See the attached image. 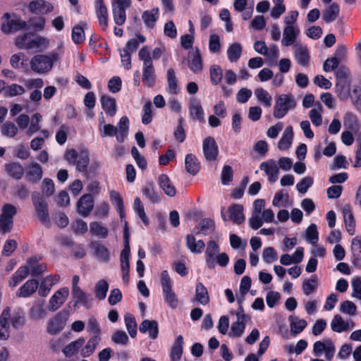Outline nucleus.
I'll use <instances>...</instances> for the list:
<instances>
[{
    "instance_id": "nucleus-3",
    "label": "nucleus",
    "mask_w": 361,
    "mask_h": 361,
    "mask_svg": "<svg viewBox=\"0 0 361 361\" xmlns=\"http://www.w3.org/2000/svg\"><path fill=\"white\" fill-rule=\"evenodd\" d=\"M11 309L9 307H6L0 316V340L6 341L10 336V326L11 322L14 328L23 324V318L19 315H13L11 317Z\"/></svg>"
},
{
    "instance_id": "nucleus-56",
    "label": "nucleus",
    "mask_w": 361,
    "mask_h": 361,
    "mask_svg": "<svg viewBox=\"0 0 361 361\" xmlns=\"http://www.w3.org/2000/svg\"><path fill=\"white\" fill-rule=\"evenodd\" d=\"M125 324L126 329L132 338L135 337L137 334V323L135 318L130 313H126L124 316Z\"/></svg>"
},
{
    "instance_id": "nucleus-22",
    "label": "nucleus",
    "mask_w": 361,
    "mask_h": 361,
    "mask_svg": "<svg viewBox=\"0 0 361 361\" xmlns=\"http://www.w3.org/2000/svg\"><path fill=\"white\" fill-rule=\"evenodd\" d=\"M90 247L94 251L95 257L102 262H108L110 260L109 249L103 244L97 241L90 243Z\"/></svg>"
},
{
    "instance_id": "nucleus-18",
    "label": "nucleus",
    "mask_w": 361,
    "mask_h": 361,
    "mask_svg": "<svg viewBox=\"0 0 361 361\" xmlns=\"http://www.w3.org/2000/svg\"><path fill=\"white\" fill-rule=\"evenodd\" d=\"M300 32L298 27L295 26H286L283 29L281 44L284 47L294 45L297 37Z\"/></svg>"
},
{
    "instance_id": "nucleus-57",
    "label": "nucleus",
    "mask_w": 361,
    "mask_h": 361,
    "mask_svg": "<svg viewBox=\"0 0 361 361\" xmlns=\"http://www.w3.org/2000/svg\"><path fill=\"white\" fill-rule=\"evenodd\" d=\"M290 331L293 334H298L303 331L307 326V322L305 319H298L296 317L293 316L290 317Z\"/></svg>"
},
{
    "instance_id": "nucleus-43",
    "label": "nucleus",
    "mask_w": 361,
    "mask_h": 361,
    "mask_svg": "<svg viewBox=\"0 0 361 361\" xmlns=\"http://www.w3.org/2000/svg\"><path fill=\"white\" fill-rule=\"evenodd\" d=\"M340 8L336 3L331 4L323 13L322 18L326 23H331L339 15Z\"/></svg>"
},
{
    "instance_id": "nucleus-44",
    "label": "nucleus",
    "mask_w": 361,
    "mask_h": 361,
    "mask_svg": "<svg viewBox=\"0 0 361 361\" xmlns=\"http://www.w3.org/2000/svg\"><path fill=\"white\" fill-rule=\"evenodd\" d=\"M43 171L41 166L37 163H32L30 165L27 176L28 180L32 183H36L42 178Z\"/></svg>"
},
{
    "instance_id": "nucleus-48",
    "label": "nucleus",
    "mask_w": 361,
    "mask_h": 361,
    "mask_svg": "<svg viewBox=\"0 0 361 361\" xmlns=\"http://www.w3.org/2000/svg\"><path fill=\"white\" fill-rule=\"evenodd\" d=\"M331 328L332 331L337 333H341L350 329V326L349 323L343 321L341 315L336 314L331 322Z\"/></svg>"
},
{
    "instance_id": "nucleus-30",
    "label": "nucleus",
    "mask_w": 361,
    "mask_h": 361,
    "mask_svg": "<svg viewBox=\"0 0 361 361\" xmlns=\"http://www.w3.org/2000/svg\"><path fill=\"white\" fill-rule=\"evenodd\" d=\"M293 137V130L291 126H288L283 131V135L278 143V147L280 150H286L289 149L292 144Z\"/></svg>"
},
{
    "instance_id": "nucleus-6",
    "label": "nucleus",
    "mask_w": 361,
    "mask_h": 361,
    "mask_svg": "<svg viewBox=\"0 0 361 361\" xmlns=\"http://www.w3.org/2000/svg\"><path fill=\"white\" fill-rule=\"evenodd\" d=\"M32 71L39 74L49 72L53 68L51 59L47 55L38 54L34 56L30 61Z\"/></svg>"
},
{
    "instance_id": "nucleus-42",
    "label": "nucleus",
    "mask_w": 361,
    "mask_h": 361,
    "mask_svg": "<svg viewBox=\"0 0 361 361\" xmlns=\"http://www.w3.org/2000/svg\"><path fill=\"white\" fill-rule=\"evenodd\" d=\"M90 162L89 153L87 150H81L76 160V169L81 173H87Z\"/></svg>"
},
{
    "instance_id": "nucleus-46",
    "label": "nucleus",
    "mask_w": 361,
    "mask_h": 361,
    "mask_svg": "<svg viewBox=\"0 0 361 361\" xmlns=\"http://www.w3.org/2000/svg\"><path fill=\"white\" fill-rule=\"evenodd\" d=\"M85 340L84 338H80L75 341L71 342L67 345L62 352L66 357H71L75 355L78 350L84 345Z\"/></svg>"
},
{
    "instance_id": "nucleus-36",
    "label": "nucleus",
    "mask_w": 361,
    "mask_h": 361,
    "mask_svg": "<svg viewBox=\"0 0 361 361\" xmlns=\"http://www.w3.org/2000/svg\"><path fill=\"white\" fill-rule=\"evenodd\" d=\"M186 247L192 253H200L205 247L203 240H199L196 241L195 236L189 234L186 236Z\"/></svg>"
},
{
    "instance_id": "nucleus-16",
    "label": "nucleus",
    "mask_w": 361,
    "mask_h": 361,
    "mask_svg": "<svg viewBox=\"0 0 361 361\" xmlns=\"http://www.w3.org/2000/svg\"><path fill=\"white\" fill-rule=\"evenodd\" d=\"M190 116L200 123H204L206 122L204 118V109L200 102L196 99L193 98L190 100L188 106Z\"/></svg>"
},
{
    "instance_id": "nucleus-39",
    "label": "nucleus",
    "mask_w": 361,
    "mask_h": 361,
    "mask_svg": "<svg viewBox=\"0 0 361 361\" xmlns=\"http://www.w3.org/2000/svg\"><path fill=\"white\" fill-rule=\"evenodd\" d=\"M336 92L341 101L346 100L350 96V81L336 82Z\"/></svg>"
},
{
    "instance_id": "nucleus-55",
    "label": "nucleus",
    "mask_w": 361,
    "mask_h": 361,
    "mask_svg": "<svg viewBox=\"0 0 361 361\" xmlns=\"http://www.w3.org/2000/svg\"><path fill=\"white\" fill-rule=\"evenodd\" d=\"M18 132V127L11 121L5 122L1 128V133L7 137H14Z\"/></svg>"
},
{
    "instance_id": "nucleus-38",
    "label": "nucleus",
    "mask_w": 361,
    "mask_h": 361,
    "mask_svg": "<svg viewBox=\"0 0 361 361\" xmlns=\"http://www.w3.org/2000/svg\"><path fill=\"white\" fill-rule=\"evenodd\" d=\"M159 184L166 195L173 197L176 195V190L171 184L169 176L166 174H161L159 177Z\"/></svg>"
},
{
    "instance_id": "nucleus-17",
    "label": "nucleus",
    "mask_w": 361,
    "mask_h": 361,
    "mask_svg": "<svg viewBox=\"0 0 361 361\" xmlns=\"http://www.w3.org/2000/svg\"><path fill=\"white\" fill-rule=\"evenodd\" d=\"M38 287L39 282L36 279H30L16 291V296L18 298H28L36 292Z\"/></svg>"
},
{
    "instance_id": "nucleus-9",
    "label": "nucleus",
    "mask_w": 361,
    "mask_h": 361,
    "mask_svg": "<svg viewBox=\"0 0 361 361\" xmlns=\"http://www.w3.org/2000/svg\"><path fill=\"white\" fill-rule=\"evenodd\" d=\"M68 319V314L66 312H58L47 323V332L51 335H56L61 331Z\"/></svg>"
},
{
    "instance_id": "nucleus-28",
    "label": "nucleus",
    "mask_w": 361,
    "mask_h": 361,
    "mask_svg": "<svg viewBox=\"0 0 361 361\" xmlns=\"http://www.w3.org/2000/svg\"><path fill=\"white\" fill-rule=\"evenodd\" d=\"M183 337L179 335L176 338L175 342L170 353L171 361H180L183 353Z\"/></svg>"
},
{
    "instance_id": "nucleus-32",
    "label": "nucleus",
    "mask_w": 361,
    "mask_h": 361,
    "mask_svg": "<svg viewBox=\"0 0 361 361\" xmlns=\"http://www.w3.org/2000/svg\"><path fill=\"white\" fill-rule=\"evenodd\" d=\"M167 90L169 93L177 94L180 89L178 85V78L173 68H169L166 73Z\"/></svg>"
},
{
    "instance_id": "nucleus-7",
    "label": "nucleus",
    "mask_w": 361,
    "mask_h": 361,
    "mask_svg": "<svg viewBox=\"0 0 361 361\" xmlns=\"http://www.w3.org/2000/svg\"><path fill=\"white\" fill-rule=\"evenodd\" d=\"M131 6V0H114L112 12L114 22L118 25L125 23L126 19V9Z\"/></svg>"
},
{
    "instance_id": "nucleus-13",
    "label": "nucleus",
    "mask_w": 361,
    "mask_h": 361,
    "mask_svg": "<svg viewBox=\"0 0 361 361\" xmlns=\"http://www.w3.org/2000/svg\"><path fill=\"white\" fill-rule=\"evenodd\" d=\"M94 207V199L91 194L83 195L77 202L78 212L82 216H87Z\"/></svg>"
},
{
    "instance_id": "nucleus-15",
    "label": "nucleus",
    "mask_w": 361,
    "mask_h": 361,
    "mask_svg": "<svg viewBox=\"0 0 361 361\" xmlns=\"http://www.w3.org/2000/svg\"><path fill=\"white\" fill-rule=\"evenodd\" d=\"M294 57L295 61L302 66L307 67L309 65L310 56L306 46L295 44L293 46Z\"/></svg>"
},
{
    "instance_id": "nucleus-8",
    "label": "nucleus",
    "mask_w": 361,
    "mask_h": 361,
    "mask_svg": "<svg viewBox=\"0 0 361 361\" xmlns=\"http://www.w3.org/2000/svg\"><path fill=\"white\" fill-rule=\"evenodd\" d=\"M243 209V205L239 204H233L228 208L227 212L228 214V218L226 217L224 213V207L221 208V216L224 221L231 220L233 223L240 225L245 220Z\"/></svg>"
},
{
    "instance_id": "nucleus-34",
    "label": "nucleus",
    "mask_w": 361,
    "mask_h": 361,
    "mask_svg": "<svg viewBox=\"0 0 361 361\" xmlns=\"http://www.w3.org/2000/svg\"><path fill=\"white\" fill-rule=\"evenodd\" d=\"M72 295L75 300L74 307H77L78 304H81L85 307H88L90 302V295L85 293L80 288H72Z\"/></svg>"
},
{
    "instance_id": "nucleus-12",
    "label": "nucleus",
    "mask_w": 361,
    "mask_h": 361,
    "mask_svg": "<svg viewBox=\"0 0 361 361\" xmlns=\"http://www.w3.org/2000/svg\"><path fill=\"white\" fill-rule=\"evenodd\" d=\"M219 245L214 240L207 243L205 251V263L206 266L210 269H214L216 266V256L219 253Z\"/></svg>"
},
{
    "instance_id": "nucleus-10",
    "label": "nucleus",
    "mask_w": 361,
    "mask_h": 361,
    "mask_svg": "<svg viewBox=\"0 0 361 361\" xmlns=\"http://www.w3.org/2000/svg\"><path fill=\"white\" fill-rule=\"evenodd\" d=\"M259 169L265 173L270 183L276 182L279 176V168L274 159H271L262 162Z\"/></svg>"
},
{
    "instance_id": "nucleus-23",
    "label": "nucleus",
    "mask_w": 361,
    "mask_h": 361,
    "mask_svg": "<svg viewBox=\"0 0 361 361\" xmlns=\"http://www.w3.org/2000/svg\"><path fill=\"white\" fill-rule=\"evenodd\" d=\"M342 213L343 215L344 223L347 232L353 235L355 234V221L349 204H345L343 207Z\"/></svg>"
},
{
    "instance_id": "nucleus-62",
    "label": "nucleus",
    "mask_w": 361,
    "mask_h": 361,
    "mask_svg": "<svg viewBox=\"0 0 361 361\" xmlns=\"http://www.w3.org/2000/svg\"><path fill=\"white\" fill-rule=\"evenodd\" d=\"M133 209L135 212L137 214L138 217L142 219L144 224H148V219L147 218L146 214L145 212L144 206L141 202L140 197H136L133 202Z\"/></svg>"
},
{
    "instance_id": "nucleus-33",
    "label": "nucleus",
    "mask_w": 361,
    "mask_h": 361,
    "mask_svg": "<svg viewBox=\"0 0 361 361\" xmlns=\"http://www.w3.org/2000/svg\"><path fill=\"white\" fill-rule=\"evenodd\" d=\"M90 233L100 238H106L109 235V229L101 221H92L90 224Z\"/></svg>"
},
{
    "instance_id": "nucleus-50",
    "label": "nucleus",
    "mask_w": 361,
    "mask_h": 361,
    "mask_svg": "<svg viewBox=\"0 0 361 361\" xmlns=\"http://www.w3.org/2000/svg\"><path fill=\"white\" fill-rule=\"evenodd\" d=\"M110 198L112 203L116 207V209L119 213L121 218L123 219L126 216V213L123 198L121 197L120 194L116 191L111 192Z\"/></svg>"
},
{
    "instance_id": "nucleus-35",
    "label": "nucleus",
    "mask_w": 361,
    "mask_h": 361,
    "mask_svg": "<svg viewBox=\"0 0 361 361\" xmlns=\"http://www.w3.org/2000/svg\"><path fill=\"white\" fill-rule=\"evenodd\" d=\"M101 338L98 335L92 336L87 342L86 345L81 350V355L83 357L90 356L99 345Z\"/></svg>"
},
{
    "instance_id": "nucleus-61",
    "label": "nucleus",
    "mask_w": 361,
    "mask_h": 361,
    "mask_svg": "<svg viewBox=\"0 0 361 361\" xmlns=\"http://www.w3.org/2000/svg\"><path fill=\"white\" fill-rule=\"evenodd\" d=\"M210 80L213 85L219 84L223 78V71L218 65H213L210 67Z\"/></svg>"
},
{
    "instance_id": "nucleus-41",
    "label": "nucleus",
    "mask_w": 361,
    "mask_h": 361,
    "mask_svg": "<svg viewBox=\"0 0 361 361\" xmlns=\"http://www.w3.org/2000/svg\"><path fill=\"white\" fill-rule=\"evenodd\" d=\"M195 297L198 302L203 305H207L209 302L208 290L207 288L200 282L196 284Z\"/></svg>"
},
{
    "instance_id": "nucleus-54",
    "label": "nucleus",
    "mask_w": 361,
    "mask_h": 361,
    "mask_svg": "<svg viewBox=\"0 0 361 361\" xmlns=\"http://www.w3.org/2000/svg\"><path fill=\"white\" fill-rule=\"evenodd\" d=\"M46 315L43 302H36L30 310V316L34 320L43 319Z\"/></svg>"
},
{
    "instance_id": "nucleus-19",
    "label": "nucleus",
    "mask_w": 361,
    "mask_h": 361,
    "mask_svg": "<svg viewBox=\"0 0 361 361\" xmlns=\"http://www.w3.org/2000/svg\"><path fill=\"white\" fill-rule=\"evenodd\" d=\"M139 330L141 333H148V336L152 339H156L159 334L158 323L155 320L145 319L140 324Z\"/></svg>"
},
{
    "instance_id": "nucleus-53",
    "label": "nucleus",
    "mask_w": 361,
    "mask_h": 361,
    "mask_svg": "<svg viewBox=\"0 0 361 361\" xmlns=\"http://www.w3.org/2000/svg\"><path fill=\"white\" fill-rule=\"evenodd\" d=\"M318 285V279L316 275H312L311 278L302 283V291L305 295L313 293Z\"/></svg>"
},
{
    "instance_id": "nucleus-58",
    "label": "nucleus",
    "mask_w": 361,
    "mask_h": 361,
    "mask_svg": "<svg viewBox=\"0 0 361 361\" xmlns=\"http://www.w3.org/2000/svg\"><path fill=\"white\" fill-rule=\"evenodd\" d=\"M322 111V106L321 104L317 105V108L311 109L309 112L310 118L315 126H319L322 123V117L321 111Z\"/></svg>"
},
{
    "instance_id": "nucleus-27",
    "label": "nucleus",
    "mask_w": 361,
    "mask_h": 361,
    "mask_svg": "<svg viewBox=\"0 0 361 361\" xmlns=\"http://www.w3.org/2000/svg\"><path fill=\"white\" fill-rule=\"evenodd\" d=\"M26 25L27 23L24 20H21L18 18L11 19L8 20V22L6 24H4L2 25L1 29L4 33L8 34L11 32H16L20 30H23L25 28Z\"/></svg>"
},
{
    "instance_id": "nucleus-63",
    "label": "nucleus",
    "mask_w": 361,
    "mask_h": 361,
    "mask_svg": "<svg viewBox=\"0 0 361 361\" xmlns=\"http://www.w3.org/2000/svg\"><path fill=\"white\" fill-rule=\"evenodd\" d=\"M306 240L311 244L314 245L319 240V233L317 226L312 224L306 230Z\"/></svg>"
},
{
    "instance_id": "nucleus-29",
    "label": "nucleus",
    "mask_w": 361,
    "mask_h": 361,
    "mask_svg": "<svg viewBox=\"0 0 361 361\" xmlns=\"http://www.w3.org/2000/svg\"><path fill=\"white\" fill-rule=\"evenodd\" d=\"M102 107L109 116H114L116 114V103L115 99L109 96L103 95L100 98Z\"/></svg>"
},
{
    "instance_id": "nucleus-26",
    "label": "nucleus",
    "mask_w": 361,
    "mask_h": 361,
    "mask_svg": "<svg viewBox=\"0 0 361 361\" xmlns=\"http://www.w3.org/2000/svg\"><path fill=\"white\" fill-rule=\"evenodd\" d=\"M344 127L351 131L357 132L360 128L357 115L351 111H348L343 116Z\"/></svg>"
},
{
    "instance_id": "nucleus-21",
    "label": "nucleus",
    "mask_w": 361,
    "mask_h": 361,
    "mask_svg": "<svg viewBox=\"0 0 361 361\" xmlns=\"http://www.w3.org/2000/svg\"><path fill=\"white\" fill-rule=\"evenodd\" d=\"M30 12L35 14L48 13L52 11L51 4L44 0H34L28 6Z\"/></svg>"
},
{
    "instance_id": "nucleus-2",
    "label": "nucleus",
    "mask_w": 361,
    "mask_h": 361,
    "mask_svg": "<svg viewBox=\"0 0 361 361\" xmlns=\"http://www.w3.org/2000/svg\"><path fill=\"white\" fill-rule=\"evenodd\" d=\"M297 106V101L291 94H279L275 101L273 116L275 118H283L290 111L293 110Z\"/></svg>"
},
{
    "instance_id": "nucleus-5",
    "label": "nucleus",
    "mask_w": 361,
    "mask_h": 361,
    "mask_svg": "<svg viewBox=\"0 0 361 361\" xmlns=\"http://www.w3.org/2000/svg\"><path fill=\"white\" fill-rule=\"evenodd\" d=\"M160 281L165 302L171 308H176L178 305V300L172 290V281L166 270L161 273Z\"/></svg>"
},
{
    "instance_id": "nucleus-24",
    "label": "nucleus",
    "mask_w": 361,
    "mask_h": 361,
    "mask_svg": "<svg viewBox=\"0 0 361 361\" xmlns=\"http://www.w3.org/2000/svg\"><path fill=\"white\" fill-rule=\"evenodd\" d=\"M4 170L10 177L16 180H20L25 173L23 166L18 162L5 164Z\"/></svg>"
},
{
    "instance_id": "nucleus-14",
    "label": "nucleus",
    "mask_w": 361,
    "mask_h": 361,
    "mask_svg": "<svg viewBox=\"0 0 361 361\" xmlns=\"http://www.w3.org/2000/svg\"><path fill=\"white\" fill-rule=\"evenodd\" d=\"M68 295L69 290L67 288L57 290L49 300V310L51 312L57 310L64 303Z\"/></svg>"
},
{
    "instance_id": "nucleus-45",
    "label": "nucleus",
    "mask_w": 361,
    "mask_h": 361,
    "mask_svg": "<svg viewBox=\"0 0 361 361\" xmlns=\"http://www.w3.org/2000/svg\"><path fill=\"white\" fill-rule=\"evenodd\" d=\"M243 51L242 46L238 42H234L229 45L227 49V56L228 60L231 62H236L241 56Z\"/></svg>"
},
{
    "instance_id": "nucleus-37",
    "label": "nucleus",
    "mask_w": 361,
    "mask_h": 361,
    "mask_svg": "<svg viewBox=\"0 0 361 361\" xmlns=\"http://www.w3.org/2000/svg\"><path fill=\"white\" fill-rule=\"evenodd\" d=\"M188 66L193 73H200L202 69V61L200 51L196 48L195 51L190 55Z\"/></svg>"
},
{
    "instance_id": "nucleus-1",
    "label": "nucleus",
    "mask_w": 361,
    "mask_h": 361,
    "mask_svg": "<svg viewBox=\"0 0 361 361\" xmlns=\"http://www.w3.org/2000/svg\"><path fill=\"white\" fill-rule=\"evenodd\" d=\"M16 45L21 49H36L42 51L47 49L49 44V40L33 32L25 33L18 36L15 42Z\"/></svg>"
},
{
    "instance_id": "nucleus-59",
    "label": "nucleus",
    "mask_w": 361,
    "mask_h": 361,
    "mask_svg": "<svg viewBox=\"0 0 361 361\" xmlns=\"http://www.w3.org/2000/svg\"><path fill=\"white\" fill-rule=\"evenodd\" d=\"M350 97L356 110L361 114V87L355 85Z\"/></svg>"
},
{
    "instance_id": "nucleus-47",
    "label": "nucleus",
    "mask_w": 361,
    "mask_h": 361,
    "mask_svg": "<svg viewBox=\"0 0 361 361\" xmlns=\"http://www.w3.org/2000/svg\"><path fill=\"white\" fill-rule=\"evenodd\" d=\"M159 16V8H154L150 11H145L142 15V18L144 20L145 25L148 27H153Z\"/></svg>"
},
{
    "instance_id": "nucleus-11",
    "label": "nucleus",
    "mask_w": 361,
    "mask_h": 361,
    "mask_svg": "<svg viewBox=\"0 0 361 361\" xmlns=\"http://www.w3.org/2000/svg\"><path fill=\"white\" fill-rule=\"evenodd\" d=\"M202 149L204 156L207 161H213L216 159L219 147L214 137L209 136L203 140Z\"/></svg>"
},
{
    "instance_id": "nucleus-60",
    "label": "nucleus",
    "mask_w": 361,
    "mask_h": 361,
    "mask_svg": "<svg viewBox=\"0 0 361 361\" xmlns=\"http://www.w3.org/2000/svg\"><path fill=\"white\" fill-rule=\"evenodd\" d=\"M25 92V88L18 84H12L7 85L4 93L6 97H13L19 95H22Z\"/></svg>"
},
{
    "instance_id": "nucleus-20",
    "label": "nucleus",
    "mask_w": 361,
    "mask_h": 361,
    "mask_svg": "<svg viewBox=\"0 0 361 361\" xmlns=\"http://www.w3.org/2000/svg\"><path fill=\"white\" fill-rule=\"evenodd\" d=\"M142 80L147 87H152L154 86L156 82V73L153 63L143 64Z\"/></svg>"
},
{
    "instance_id": "nucleus-4",
    "label": "nucleus",
    "mask_w": 361,
    "mask_h": 361,
    "mask_svg": "<svg viewBox=\"0 0 361 361\" xmlns=\"http://www.w3.org/2000/svg\"><path fill=\"white\" fill-rule=\"evenodd\" d=\"M32 204L39 221L46 226H50V216L48 212V204L42 194L34 192L32 194Z\"/></svg>"
},
{
    "instance_id": "nucleus-51",
    "label": "nucleus",
    "mask_w": 361,
    "mask_h": 361,
    "mask_svg": "<svg viewBox=\"0 0 361 361\" xmlns=\"http://www.w3.org/2000/svg\"><path fill=\"white\" fill-rule=\"evenodd\" d=\"M109 290V283L104 279H101L97 282L94 286V294L97 299L104 300Z\"/></svg>"
},
{
    "instance_id": "nucleus-31",
    "label": "nucleus",
    "mask_w": 361,
    "mask_h": 361,
    "mask_svg": "<svg viewBox=\"0 0 361 361\" xmlns=\"http://www.w3.org/2000/svg\"><path fill=\"white\" fill-rule=\"evenodd\" d=\"M185 166L188 173L196 175L200 169V164L197 157L192 154H188L185 158Z\"/></svg>"
},
{
    "instance_id": "nucleus-25",
    "label": "nucleus",
    "mask_w": 361,
    "mask_h": 361,
    "mask_svg": "<svg viewBox=\"0 0 361 361\" xmlns=\"http://www.w3.org/2000/svg\"><path fill=\"white\" fill-rule=\"evenodd\" d=\"M130 121L127 116H122L118 123L116 140L118 142H123L127 138L129 130Z\"/></svg>"
},
{
    "instance_id": "nucleus-52",
    "label": "nucleus",
    "mask_w": 361,
    "mask_h": 361,
    "mask_svg": "<svg viewBox=\"0 0 361 361\" xmlns=\"http://www.w3.org/2000/svg\"><path fill=\"white\" fill-rule=\"evenodd\" d=\"M199 226L200 229L197 231H194L196 235L202 233L206 235L215 228L214 222L211 219H203L200 221Z\"/></svg>"
},
{
    "instance_id": "nucleus-49",
    "label": "nucleus",
    "mask_w": 361,
    "mask_h": 361,
    "mask_svg": "<svg viewBox=\"0 0 361 361\" xmlns=\"http://www.w3.org/2000/svg\"><path fill=\"white\" fill-rule=\"evenodd\" d=\"M351 250L354 257L353 264L357 265L361 259V235H357L353 238Z\"/></svg>"
},
{
    "instance_id": "nucleus-64",
    "label": "nucleus",
    "mask_w": 361,
    "mask_h": 361,
    "mask_svg": "<svg viewBox=\"0 0 361 361\" xmlns=\"http://www.w3.org/2000/svg\"><path fill=\"white\" fill-rule=\"evenodd\" d=\"M262 259L266 264H271L277 259V252L272 247H267L263 250Z\"/></svg>"
},
{
    "instance_id": "nucleus-40",
    "label": "nucleus",
    "mask_w": 361,
    "mask_h": 361,
    "mask_svg": "<svg viewBox=\"0 0 361 361\" xmlns=\"http://www.w3.org/2000/svg\"><path fill=\"white\" fill-rule=\"evenodd\" d=\"M255 96L259 102H260L265 108L271 107L272 104V97L268 91L262 87H258L255 90Z\"/></svg>"
}]
</instances>
